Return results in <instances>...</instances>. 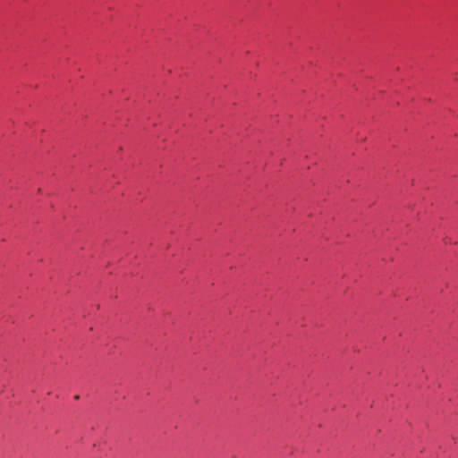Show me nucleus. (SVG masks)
Instances as JSON below:
<instances>
[{
	"instance_id": "nucleus-1",
	"label": "nucleus",
	"mask_w": 458,
	"mask_h": 458,
	"mask_svg": "<svg viewBox=\"0 0 458 458\" xmlns=\"http://www.w3.org/2000/svg\"><path fill=\"white\" fill-rule=\"evenodd\" d=\"M74 398H75L76 400H78L80 397H79V395H75V397H74Z\"/></svg>"
}]
</instances>
